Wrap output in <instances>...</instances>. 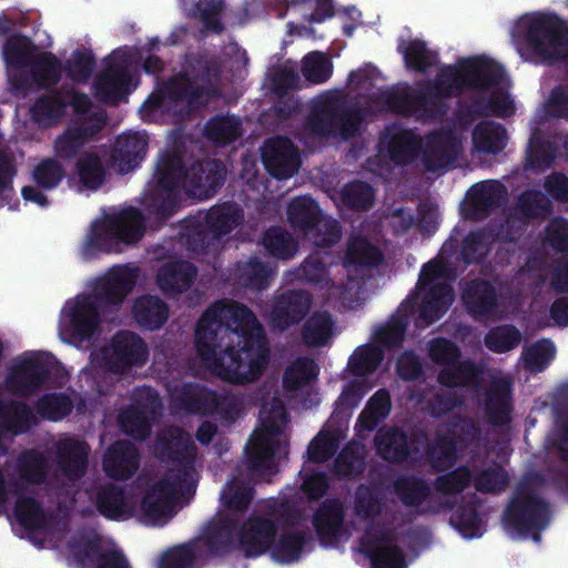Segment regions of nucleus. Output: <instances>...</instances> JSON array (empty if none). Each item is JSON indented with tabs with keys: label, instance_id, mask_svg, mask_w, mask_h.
<instances>
[{
	"label": "nucleus",
	"instance_id": "obj_9",
	"mask_svg": "<svg viewBox=\"0 0 568 568\" xmlns=\"http://www.w3.org/2000/svg\"><path fill=\"white\" fill-rule=\"evenodd\" d=\"M143 230L142 217L136 210L112 209L92 223L82 246V254L85 257H92L100 252H118L122 243L130 244L139 241Z\"/></svg>",
	"mask_w": 568,
	"mask_h": 568
},
{
	"label": "nucleus",
	"instance_id": "obj_48",
	"mask_svg": "<svg viewBox=\"0 0 568 568\" xmlns=\"http://www.w3.org/2000/svg\"><path fill=\"white\" fill-rule=\"evenodd\" d=\"M521 339L519 331L513 326H501L486 336L487 347L495 353H505L516 347Z\"/></svg>",
	"mask_w": 568,
	"mask_h": 568
},
{
	"label": "nucleus",
	"instance_id": "obj_25",
	"mask_svg": "<svg viewBox=\"0 0 568 568\" xmlns=\"http://www.w3.org/2000/svg\"><path fill=\"white\" fill-rule=\"evenodd\" d=\"M266 170L277 179L291 178L300 166L297 149L287 139H271L262 150Z\"/></svg>",
	"mask_w": 568,
	"mask_h": 568
},
{
	"label": "nucleus",
	"instance_id": "obj_39",
	"mask_svg": "<svg viewBox=\"0 0 568 568\" xmlns=\"http://www.w3.org/2000/svg\"><path fill=\"white\" fill-rule=\"evenodd\" d=\"M79 182L88 190H97L104 181L105 171L97 153L83 154L77 163Z\"/></svg>",
	"mask_w": 568,
	"mask_h": 568
},
{
	"label": "nucleus",
	"instance_id": "obj_60",
	"mask_svg": "<svg viewBox=\"0 0 568 568\" xmlns=\"http://www.w3.org/2000/svg\"><path fill=\"white\" fill-rule=\"evenodd\" d=\"M270 274V271L261 263L257 261H250L241 267L240 282L244 286H251L260 290L266 284Z\"/></svg>",
	"mask_w": 568,
	"mask_h": 568
},
{
	"label": "nucleus",
	"instance_id": "obj_51",
	"mask_svg": "<svg viewBox=\"0 0 568 568\" xmlns=\"http://www.w3.org/2000/svg\"><path fill=\"white\" fill-rule=\"evenodd\" d=\"M341 437V432L323 429L308 446L310 458L314 462L327 459L335 452Z\"/></svg>",
	"mask_w": 568,
	"mask_h": 568
},
{
	"label": "nucleus",
	"instance_id": "obj_26",
	"mask_svg": "<svg viewBox=\"0 0 568 568\" xmlns=\"http://www.w3.org/2000/svg\"><path fill=\"white\" fill-rule=\"evenodd\" d=\"M88 446L81 440L64 437L58 443V480L73 483L80 478L87 467Z\"/></svg>",
	"mask_w": 568,
	"mask_h": 568
},
{
	"label": "nucleus",
	"instance_id": "obj_4",
	"mask_svg": "<svg viewBox=\"0 0 568 568\" xmlns=\"http://www.w3.org/2000/svg\"><path fill=\"white\" fill-rule=\"evenodd\" d=\"M136 270L123 265L110 270L91 291L65 302L59 322L63 342L79 346L99 329L101 315L109 305H119L136 282Z\"/></svg>",
	"mask_w": 568,
	"mask_h": 568
},
{
	"label": "nucleus",
	"instance_id": "obj_36",
	"mask_svg": "<svg viewBox=\"0 0 568 568\" xmlns=\"http://www.w3.org/2000/svg\"><path fill=\"white\" fill-rule=\"evenodd\" d=\"M303 273L310 282L321 284V288L327 287L329 291H333L329 297L336 296L342 300L343 304L348 307H354L352 291L359 288L357 283H349V286L345 291H341L339 287L331 285L329 282L326 281V271L323 264L316 260H307L303 265Z\"/></svg>",
	"mask_w": 568,
	"mask_h": 568
},
{
	"label": "nucleus",
	"instance_id": "obj_42",
	"mask_svg": "<svg viewBox=\"0 0 568 568\" xmlns=\"http://www.w3.org/2000/svg\"><path fill=\"white\" fill-rule=\"evenodd\" d=\"M390 410V399L388 393L378 390L368 402L365 409L358 418L361 430H371L374 426L385 418Z\"/></svg>",
	"mask_w": 568,
	"mask_h": 568
},
{
	"label": "nucleus",
	"instance_id": "obj_21",
	"mask_svg": "<svg viewBox=\"0 0 568 568\" xmlns=\"http://www.w3.org/2000/svg\"><path fill=\"white\" fill-rule=\"evenodd\" d=\"M13 504L16 519L28 529H37L44 524L41 507L18 484L7 483L0 474V509L8 511Z\"/></svg>",
	"mask_w": 568,
	"mask_h": 568
},
{
	"label": "nucleus",
	"instance_id": "obj_13",
	"mask_svg": "<svg viewBox=\"0 0 568 568\" xmlns=\"http://www.w3.org/2000/svg\"><path fill=\"white\" fill-rule=\"evenodd\" d=\"M146 346L134 333H118L109 345L92 353L91 365L95 371L121 373L146 359Z\"/></svg>",
	"mask_w": 568,
	"mask_h": 568
},
{
	"label": "nucleus",
	"instance_id": "obj_24",
	"mask_svg": "<svg viewBox=\"0 0 568 568\" xmlns=\"http://www.w3.org/2000/svg\"><path fill=\"white\" fill-rule=\"evenodd\" d=\"M134 406L121 414L122 429L136 438L144 437L150 429V416L159 408V398L150 388L138 389L134 395Z\"/></svg>",
	"mask_w": 568,
	"mask_h": 568
},
{
	"label": "nucleus",
	"instance_id": "obj_16",
	"mask_svg": "<svg viewBox=\"0 0 568 568\" xmlns=\"http://www.w3.org/2000/svg\"><path fill=\"white\" fill-rule=\"evenodd\" d=\"M57 366L55 358L42 352H27L17 357L6 379V389L29 395L39 388Z\"/></svg>",
	"mask_w": 568,
	"mask_h": 568
},
{
	"label": "nucleus",
	"instance_id": "obj_62",
	"mask_svg": "<svg viewBox=\"0 0 568 568\" xmlns=\"http://www.w3.org/2000/svg\"><path fill=\"white\" fill-rule=\"evenodd\" d=\"M34 80L41 85H49L57 81L59 67L51 54H42L33 67Z\"/></svg>",
	"mask_w": 568,
	"mask_h": 568
},
{
	"label": "nucleus",
	"instance_id": "obj_8",
	"mask_svg": "<svg viewBox=\"0 0 568 568\" xmlns=\"http://www.w3.org/2000/svg\"><path fill=\"white\" fill-rule=\"evenodd\" d=\"M510 34L518 52L527 58L556 60L564 55L561 26L554 14H523L514 22Z\"/></svg>",
	"mask_w": 568,
	"mask_h": 568
},
{
	"label": "nucleus",
	"instance_id": "obj_38",
	"mask_svg": "<svg viewBox=\"0 0 568 568\" xmlns=\"http://www.w3.org/2000/svg\"><path fill=\"white\" fill-rule=\"evenodd\" d=\"M334 334V324L327 313H316L312 315L303 328V339L311 346L326 345Z\"/></svg>",
	"mask_w": 568,
	"mask_h": 568
},
{
	"label": "nucleus",
	"instance_id": "obj_43",
	"mask_svg": "<svg viewBox=\"0 0 568 568\" xmlns=\"http://www.w3.org/2000/svg\"><path fill=\"white\" fill-rule=\"evenodd\" d=\"M184 10L200 17L206 28L213 31L221 29L219 16L223 8L222 0H182Z\"/></svg>",
	"mask_w": 568,
	"mask_h": 568
},
{
	"label": "nucleus",
	"instance_id": "obj_44",
	"mask_svg": "<svg viewBox=\"0 0 568 568\" xmlns=\"http://www.w3.org/2000/svg\"><path fill=\"white\" fill-rule=\"evenodd\" d=\"M318 374L315 363L307 358L294 362L285 372L284 386L287 389L296 390L308 385Z\"/></svg>",
	"mask_w": 568,
	"mask_h": 568
},
{
	"label": "nucleus",
	"instance_id": "obj_2",
	"mask_svg": "<svg viewBox=\"0 0 568 568\" xmlns=\"http://www.w3.org/2000/svg\"><path fill=\"white\" fill-rule=\"evenodd\" d=\"M156 452L171 463L169 473L146 489L139 505L122 490H103L97 500L101 514L118 520L134 517L146 525H163L173 516V503L191 494L197 481L196 448L187 434L171 427L159 436Z\"/></svg>",
	"mask_w": 568,
	"mask_h": 568
},
{
	"label": "nucleus",
	"instance_id": "obj_49",
	"mask_svg": "<svg viewBox=\"0 0 568 568\" xmlns=\"http://www.w3.org/2000/svg\"><path fill=\"white\" fill-rule=\"evenodd\" d=\"M263 245L271 254L280 258L292 256L296 250L292 237L282 229L268 230L263 237Z\"/></svg>",
	"mask_w": 568,
	"mask_h": 568
},
{
	"label": "nucleus",
	"instance_id": "obj_58",
	"mask_svg": "<svg viewBox=\"0 0 568 568\" xmlns=\"http://www.w3.org/2000/svg\"><path fill=\"white\" fill-rule=\"evenodd\" d=\"M63 176V170L53 160H45L38 164L33 171L34 181L43 189L58 185Z\"/></svg>",
	"mask_w": 568,
	"mask_h": 568
},
{
	"label": "nucleus",
	"instance_id": "obj_18",
	"mask_svg": "<svg viewBox=\"0 0 568 568\" xmlns=\"http://www.w3.org/2000/svg\"><path fill=\"white\" fill-rule=\"evenodd\" d=\"M68 556L85 568H129L113 542L97 534L81 537L70 545Z\"/></svg>",
	"mask_w": 568,
	"mask_h": 568
},
{
	"label": "nucleus",
	"instance_id": "obj_54",
	"mask_svg": "<svg viewBox=\"0 0 568 568\" xmlns=\"http://www.w3.org/2000/svg\"><path fill=\"white\" fill-rule=\"evenodd\" d=\"M206 132L216 142H229L240 135V122L233 116L214 119L206 125Z\"/></svg>",
	"mask_w": 568,
	"mask_h": 568
},
{
	"label": "nucleus",
	"instance_id": "obj_50",
	"mask_svg": "<svg viewBox=\"0 0 568 568\" xmlns=\"http://www.w3.org/2000/svg\"><path fill=\"white\" fill-rule=\"evenodd\" d=\"M303 538L295 534H284L272 549V557L280 564L297 560L302 552Z\"/></svg>",
	"mask_w": 568,
	"mask_h": 568
},
{
	"label": "nucleus",
	"instance_id": "obj_57",
	"mask_svg": "<svg viewBox=\"0 0 568 568\" xmlns=\"http://www.w3.org/2000/svg\"><path fill=\"white\" fill-rule=\"evenodd\" d=\"M342 195H343V202L346 205L356 207V209H366L373 202L372 189L362 182H354V183L348 184L343 190Z\"/></svg>",
	"mask_w": 568,
	"mask_h": 568
},
{
	"label": "nucleus",
	"instance_id": "obj_64",
	"mask_svg": "<svg viewBox=\"0 0 568 568\" xmlns=\"http://www.w3.org/2000/svg\"><path fill=\"white\" fill-rule=\"evenodd\" d=\"M396 491L407 505H416L426 496V488L414 479H404L396 485Z\"/></svg>",
	"mask_w": 568,
	"mask_h": 568
},
{
	"label": "nucleus",
	"instance_id": "obj_5",
	"mask_svg": "<svg viewBox=\"0 0 568 568\" xmlns=\"http://www.w3.org/2000/svg\"><path fill=\"white\" fill-rule=\"evenodd\" d=\"M464 135L458 130L430 134L423 142L412 131L393 126L379 141V152L397 164H405L420 155L428 171L448 166L462 148Z\"/></svg>",
	"mask_w": 568,
	"mask_h": 568
},
{
	"label": "nucleus",
	"instance_id": "obj_29",
	"mask_svg": "<svg viewBox=\"0 0 568 568\" xmlns=\"http://www.w3.org/2000/svg\"><path fill=\"white\" fill-rule=\"evenodd\" d=\"M104 471L113 478H126L138 468L136 449L129 442H118L105 454Z\"/></svg>",
	"mask_w": 568,
	"mask_h": 568
},
{
	"label": "nucleus",
	"instance_id": "obj_55",
	"mask_svg": "<svg viewBox=\"0 0 568 568\" xmlns=\"http://www.w3.org/2000/svg\"><path fill=\"white\" fill-rule=\"evenodd\" d=\"M508 476L501 467H489L475 478V487L483 493H497L506 487Z\"/></svg>",
	"mask_w": 568,
	"mask_h": 568
},
{
	"label": "nucleus",
	"instance_id": "obj_56",
	"mask_svg": "<svg viewBox=\"0 0 568 568\" xmlns=\"http://www.w3.org/2000/svg\"><path fill=\"white\" fill-rule=\"evenodd\" d=\"M71 410V402L62 395H48L38 404V412L51 419L58 420Z\"/></svg>",
	"mask_w": 568,
	"mask_h": 568
},
{
	"label": "nucleus",
	"instance_id": "obj_20",
	"mask_svg": "<svg viewBox=\"0 0 568 568\" xmlns=\"http://www.w3.org/2000/svg\"><path fill=\"white\" fill-rule=\"evenodd\" d=\"M382 359L381 349L376 346L358 347L349 357L348 371L358 379L349 383L339 397V406L349 408L372 387L363 377L371 374Z\"/></svg>",
	"mask_w": 568,
	"mask_h": 568
},
{
	"label": "nucleus",
	"instance_id": "obj_35",
	"mask_svg": "<svg viewBox=\"0 0 568 568\" xmlns=\"http://www.w3.org/2000/svg\"><path fill=\"white\" fill-rule=\"evenodd\" d=\"M506 141V132L499 124L484 122L474 130L473 144L478 152L497 153L505 148Z\"/></svg>",
	"mask_w": 568,
	"mask_h": 568
},
{
	"label": "nucleus",
	"instance_id": "obj_45",
	"mask_svg": "<svg viewBox=\"0 0 568 568\" xmlns=\"http://www.w3.org/2000/svg\"><path fill=\"white\" fill-rule=\"evenodd\" d=\"M404 54L407 68L415 70H425L436 61V54L428 50L424 42L412 40L399 45Z\"/></svg>",
	"mask_w": 568,
	"mask_h": 568
},
{
	"label": "nucleus",
	"instance_id": "obj_22",
	"mask_svg": "<svg viewBox=\"0 0 568 568\" xmlns=\"http://www.w3.org/2000/svg\"><path fill=\"white\" fill-rule=\"evenodd\" d=\"M429 356L444 365L439 382L446 386L464 385L476 376L475 368L468 363H459L457 348L447 339L438 338L430 343Z\"/></svg>",
	"mask_w": 568,
	"mask_h": 568
},
{
	"label": "nucleus",
	"instance_id": "obj_23",
	"mask_svg": "<svg viewBox=\"0 0 568 568\" xmlns=\"http://www.w3.org/2000/svg\"><path fill=\"white\" fill-rule=\"evenodd\" d=\"M361 550L371 557L374 568H406L403 552L388 534L372 529L361 542Z\"/></svg>",
	"mask_w": 568,
	"mask_h": 568
},
{
	"label": "nucleus",
	"instance_id": "obj_1",
	"mask_svg": "<svg viewBox=\"0 0 568 568\" xmlns=\"http://www.w3.org/2000/svg\"><path fill=\"white\" fill-rule=\"evenodd\" d=\"M194 343L203 366L231 383L254 382L268 364L262 326L246 306L234 301H220L206 310Z\"/></svg>",
	"mask_w": 568,
	"mask_h": 568
},
{
	"label": "nucleus",
	"instance_id": "obj_63",
	"mask_svg": "<svg viewBox=\"0 0 568 568\" xmlns=\"http://www.w3.org/2000/svg\"><path fill=\"white\" fill-rule=\"evenodd\" d=\"M45 459L40 453L30 452L21 458V471L28 481L39 483L43 478Z\"/></svg>",
	"mask_w": 568,
	"mask_h": 568
},
{
	"label": "nucleus",
	"instance_id": "obj_53",
	"mask_svg": "<svg viewBox=\"0 0 568 568\" xmlns=\"http://www.w3.org/2000/svg\"><path fill=\"white\" fill-rule=\"evenodd\" d=\"M199 546H181L166 551L160 559V568H193Z\"/></svg>",
	"mask_w": 568,
	"mask_h": 568
},
{
	"label": "nucleus",
	"instance_id": "obj_46",
	"mask_svg": "<svg viewBox=\"0 0 568 568\" xmlns=\"http://www.w3.org/2000/svg\"><path fill=\"white\" fill-rule=\"evenodd\" d=\"M555 357V346L550 341H540L523 353L525 367L530 372L542 371Z\"/></svg>",
	"mask_w": 568,
	"mask_h": 568
},
{
	"label": "nucleus",
	"instance_id": "obj_28",
	"mask_svg": "<svg viewBox=\"0 0 568 568\" xmlns=\"http://www.w3.org/2000/svg\"><path fill=\"white\" fill-rule=\"evenodd\" d=\"M148 146L144 134L133 133L120 136L115 142L113 166L125 174L135 169L142 161Z\"/></svg>",
	"mask_w": 568,
	"mask_h": 568
},
{
	"label": "nucleus",
	"instance_id": "obj_31",
	"mask_svg": "<svg viewBox=\"0 0 568 568\" xmlns=\"http://www.w3.org/2000/svg\"><path fill=\"white\" fill-rule=\"evenodd\" d=\"M132 314L140 326L153 331L166 322L169 311L160 298L145 295L134 302Z\"/></svg>",
	"mask_w": 568,
	"mask_h": 568
},
{
	"label": "nucleus",
	"instance_id": "obj_14",
	"mask_svg": "<svg viewBox=\"0 0 568 568\" xmlns=\"http://www.w3.org/2000/svg\"><path fill=\"white\" fill-rule=\"evenodd\" d=\"M359 124V116L354 113H342L339 100L336 95L325 94L312 103L308 121L311 133L320 136H353Z\"/></svg>",
	"mask_w": 568,
	"mask_h": 568
},
{
	"label": "nucleus",
	"instance_id": "obj_27",
	"mask_svg": "<svg viewBox=\"0 0 568 568\" xmlns=\"http://www.w3.org/2000/svg\"><path fill=\"white\" fill-rule=\"evenodd\" d=\"M311 297L304 292H290L274 303L271 321L274 326L284 329L298 323L308 312Z\"/></svg>",
	"mask_w": 568,
	"mask_h": 568
},
{
	"label": "nucleus",
	"instance_id": "obj_52",
	"mask_svg": "<svg viewBox=\"0 0 568 568\" xmlns=\"http://www.w3.org/2000/svg\"><path fill=\"white\" fill-rule=\"evenodd\" d=\"M205 400L210 402L212 407L209 409L215 413L226 422L234 420L243 412V402L233 395L216 397L215 395H205Z\"/></svg>",
	"mask_w": 568,
	"mask_h": 568
},
{
	"label": "nucleus",
	"instance_id": "obj_12",
	"mask_svg": "<svg viewBox=\"0 0 568 568\" xmlns=\"http://www.w3.org/2000/svg\"><path fill=\"white\" fill-rule=\"evenodd\" d=\"M159 171V185L162 190L182 186L199 200L211 197L223 180V170L215 163L199 164L183 173L181 161L176 156L162 163Z\"/></svg>",
	"mask_w": 568,
	"mask_h": 568
},
{
	"label": "nucleus",
	"instance_id": "obj_32",
	"mask_svg": "<svg viewBox=\"0 0 568 568\" xmlns=\"http://www.w3.org/2000/svg\"><path fill=\"white\" fill-rule=\"evenodd\" d=\"M343 511L338 501L325 503L314 518L318 535L327 542L339 540L346 530L342 525Z\"/></svg>",
	"mask_w": 568,
	"mask_h": 568
},
{
	"label": "nucleus",
	"instance_id": "obj_41",
	"mask_svg": "<svg viewBox=\"0 0 568 568\" xmlns=\"http://www.w3.org/2000/svg\"><path fill=\"white\" fill-rule=\"evenodd\" d=\"M241 219L242 216L236 206L224 204L211 209L205 215V223L212 232L221 235L229 233L240 223Z\"/></svg>",
	"mask_w": 568,
	"mask_h": 568
},
{
	"label": "nucleus",
	"instance_id": "obj_40",
	"mask_svg": "<svg viewBox=\"0 0 568 568\" xmlns=\"http://www.w3.org/2000/svg\"><path fill=\"white\" fill-rule=\"evenodd\" d=\"M377 453L386 460H400L406 456L404 434L392 428H383L375 438Z\"/></svg>",
	"mask_w": 568,
	"mask_h": 568
},
{
	"label": "nucleus",
	"instance_id": "obj_19",
	"mask_svg": "<svg viewBox=\"0 0 568 568\" xmlns=\"http://www.w3.org/2000/svg\"><path fill=\"white\" fill-rule=\"evenodd\" d=\"M547 516V506L538 498L526 496L523 500L516 499L506 515L508 532L513 538L532 536L534 540L538 541L539 535L535 530L546 525Z\"/></svg>",
	"mask_w": 568,
	"mask_h": 568
},
{
	"label": "nucleus",
	"instance_id": "obj_33",
	"mask_svg": "<svg viewBox=\"0 0 568 568\" xmlns=\"http://www.w3.org/2000/svg\"><path fill=\"white\" fill-rule=\"evenodd\" d=\"M509 379L505 376L495 382L485 399V409L494 424H505L509 418Z\"/></svg>",
	"mask_w": 568,
	"mask_h": 568
},
{
	"label": "nucleus",
	"instance_id": "obj_6",
	"mask_svg": "<svg viewBox=\"0 0 568 568\" xmlns=\"http://www.w3.org/2000/svg\"><path fill=\"white\" fill-rule=\"evenodd\" d=\"M67 106L73 110L81 123L79 128L69 129L55 141V152L61 158H71L104 123V115L101 112L92 111L89 98L73 90L40 99L36 103L33 112L39 122L50 123L59 119Z\"/></svg>",
	"mask_w": 568,
	"mask_h": 568
},
{
	"label": "nucleus",
	"instance_id": "obj_61",
	"mask_svg": "<svg viewBox=\"0 0 568 568\" xmlns=\"http://www.w3.org/2000/svg\"><path fill=\"white\" fill-rule=\"evenodd\" d=\"M169 90L176 98L196 100L201 98L204 83H200V80L191 81L186 75L182 74L171 81Z\"/></svg>",
	"mask_w": 568,
	"mask_h": 568
},
{
	"label": "nucleus",
	"instance_id": "obj_11",
	"mask_svg": "<svg viewBox=\"0 0 568 568\" xmlns=\"http://www.w3.org/2000/svg\"><path fill=\"white\" fill-rule=\"evenodd\" d=\"M285 424V412L281 402L263 406L260 425L246 446V455L254 470L263 474L272 469V456L282 443Z\"/></svg>",
	"mask_w": 568,
	"mask_h": 568
},
{
	"label": "nucleus",
	"instance_id": "obj_37",
	"mask_svg": "<svg viewBox=\"0 0 568 568\" xmlns=\"http://www.w3.org/2000/svg\"><path fill=\"white\" fill-rule=\"evenodd\" d=\"M463 301L475 315L487 314L495 305V292L486 282H476L463 292Z\"/></svg>",
	"mask_w": 568,
	"mask_h": 568
},
{
	"label": "nucleus",
	"instance_id": "obj_59",
	"mask_svg": "<svg viewBox=\"0 0 568 568\" xmlns=\"http://www.w3.org/2000/svg\"><path fill=\"white\" fill-rule=\"evenodd\" d=\"M347 261L349 263L374 264L379 261V253L365 239H355L348 245Z\"/></svg>",
	"mask_w": 568,
	"mask_h": 568
},
{
	"label": "nucleus",
	"instance_id": "obj_17",
	"mask_svg": "<svg viewBox=\"0 0 568 568\" xmlns=\"http://www.w3.org/2000/svg\"><path fill=\"white\" fill-rule=\"evenodd\" d=\"M288 220L305 229V234L316 246H329L339 239L336 221L320 214L311 197H297L288 206Z\"/></svg>",
	"mask_w": 568,
	"mask_h": 568
},
{
	"label": "nucleus",
	"instance_id": "obj_30",
	"mask_svg": "<svg viewBox=\"0 0 568 568\" xmlns=\"http://www.w3.org/2000/svg\"><path fill=\"white\" fill-rule=\"evenodd\" d=\"M194 275L195 270L190 263H168L159 271L156 282L164 293L175 294L187 290Z\"/></svg>",
	"mask_w": 568,
	"mask_h": 568
},
{
	"label": "nucleus",
	"instance_id": "obj_34",
	"mask_svg": "<svg viewBox=\"0 0 568 568\" xmlns=\"http://www.w3.org/2000/svg\"><path fill=\"white\" fill-rule=\"evenodd\" d=\"M33 422V415L24 406L0 400V438L24 432Z\"/></svg>",
	"mask_w": 568,
	"mask_h": 568
},
{
	"label": "nucleus",
	"instance_id": "obj_7",
	"mask_svg": "<svg viewBox=\"0 0 568 568\" xmlns=\"http://www.w3.org/2000/svg\"><path fill=\"white\" fill-rule=\"evenodd\" d=\"M252 498L251 488L239 480L229 483L221 495L227 514L223 523V530L236 539L246 556H258L265 552L275 536L274 521L263 516L250 517L241 527L234 525L233 515L243 511Z\"/></svg>",
	"mask_w": 568,
	"mask_h": 568
},
{
	"label": "nucleus",
	"instance_id": "obj_3",
	"mask_svg": "<svg viewBox=\"0 0 568 568\" xmlns=\"http://www.w3.org/2000/svg\"><path fill=\"white\" fill-rule=\"evenodd\" d=\"M509 81L503 68L487 59L474 58L459 61L455 67L442 70L434 90L414 106L407 98L399 101L397 95L387 92L384 94L383 109L409 113L423 110L433 112L439 100L444 97L457 94L465 89L481 90L488 99V110L499 116L514 113V101L507 93Z\"/></svg>",
	"mask_w": 568,
	"mask_h": 568
},
{
	"label": "nucleus",
	"instance_id": "obj_10",
	"mask_svg": "<svg viewBox=\"0 0 568 568\" xmlns=\"http://www.w3.org/2000/svg\"><path fill=\"white\" fill-rule=\"evenodd\" d=\"M448 280V268L442 260L424 266L415 294L404 305L410 313H418L420 326L438 320L452 305L454 293Z\"/></svg>",
	"mask_w": 568,
	"mask_h": 568
},
{
	"label": "nucleus",
	"instance_id": "obj_15",
	"mask_svg": "<svg viewBox=\"0 0 568 568\" xmlns=\"http://www.w3.org/2000/svg\"><path fill=\"white\" fill-rule=\"evenodd\" d=\"M138 64V52L133 49L114 51L108 62L106 70L95 84L97 94L104 101L116 102L123 99L135 87L134 74Z\"/></svg>",
	"mask_w": 568,
	"mask_h": 568
},
{
	"label": "nucleus",
	"instance_id": "obj_47",
	"mask_svg": "<svg viewBox=\"0 0 568 568\" xmlns=\"http://www.w3.org/2000/svg\"><path fill=\"white\" fill-rule=\"evenodd\" d=\"M332 62L321 52H311L303 59L302 73L313 83H322L332 75Z\"/></svg>",
	"mask_w": 568,
	"mask_h": 568
}]
</instances>
